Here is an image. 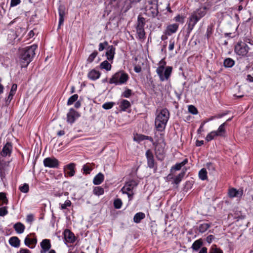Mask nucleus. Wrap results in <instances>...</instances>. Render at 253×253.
I'll return each instance as SVG.
<instances>
[{"mask_svg": "<svg viewBox=\"0 0 253 253\" xmlns=\"http://www.w3.org/2000/svg\"><path fill=\"white\" fill-rule=\"evenodd\" d=\"M37 48V45L33 44L21 49L19 59L21 67H27L31 62L35 54V51Z\"/></svg>", "mask_w": 253, "mask_h": 253, "instance_id": "nucleus-1", "label": "nucleus"}, {"mask_svg": "<svg viewBox=\"0 0 253 253\" xmlns=\"http://www.w3.org/2000/svg\"><path fill=\"white\" fill-rule=\"evenodd\" d=\"M169 118V112L167 109L164 108L160 111H157L155 121L156 129L159 131L164 130Z\"/></svg>", "mask_w": 253, "mask_h": 253, "instance_id": "nucleus-2", "label": "nucleus"}, {"mask_svg": "<svg viewBox=\"0 0 253 253\" xmlns=\"http://www.w3.org/2000/svg\"><path fill=\"white\" fill-rule=\"evenodd\" d=\"M207 13V7L201 5L190 14L188 20L189 29L192 30L197 23Z\"/></svg>", "mask_w": 253, "mask_h": 253, "instance_id": "nucleus-3", "label": "nucleus"}, {"mask_svg": "<svg viewBox=\"0 0 253 253\" xmlns=\"http://www.w3.org/2000/svg\"><path fill=\"white\" fill-rule=\"evenodd\" d=\"M166 62L164 59H162L159 62L158 67L156 69V73L158 75L161 81H168L170 78L172 67L171 66H167Z\"/></svg>", "mask_w": 253, "mask_h": 253, "instance_id": "nucleus-4", "label": "nucleus"}, {"mask_svg": "<svg viewBox=\"0 0 253 253\" xmlns=\"http://www.w3.org/2000/svg\"><path fill=\"white\" fill-rule=\"evenodd\" d=\"M237 54L241 56H248L253 51V47L250 43L241 42L237 44L235 47Z\"/></svg>", "mask_w": 253, "mask_h": 253, "instance_id": "nucleus-5", "label": "nucleus"}, {"mask_svg": "<svg viewBox=\"0 0 253 253\" xmlns=\"http://www.w3.org/2000/svg\"><path fill=\"white\" fill-rule=\"evenodd\" d=\"M138 184V183L136 180H131L126 182L125 185L121 189L122 193L127 195L129 201L132 200L134 194V190Z\"/></svg>", "mask_w": 253, "mask_h": 253, "instance_id": "nucleus-6", "label": "nucleus"}, {"mask_svg": "<svg viewBox=\"0 0 253 253\" xmlns=\"http://www.w3.org/2000/svg\"><path fill=\"white\" fill-rule=\"evenodd\" d=\"M128 80V75L124 71H119L113 75L110 79L109 83L116 85H121L126 83Z\"/></svg>", "mask_w": 253, "mask_h": 253, "instance_id": "nucleus-7", "label": "nucleus"}, {"mask_svg": "<svg viewBox=\"0 0 253 253\" xmlns=\"http://www.w3.org/2000/svg\"><path fill=\"white\" fill-rule=\"evenodd\" d=\"M161 138L157 141L155 146V153L157 159L160 160H163L164 158L165 153L166 143L163 135L161 134Z\"/></svg>", "mask_w": 253, "mask_h": 253, "instance_id": "nucleus-8", "label": "nucleus"}, {"mask_svg": "<svg viewBox=\"0 0 253 253\" xmlns=\"http://www.w3.org/2000/svg\"><path fill=\"white\" fill-rule=\"evenodd\" d=\"M145 10L147 15L155 17L158 13L157 4L155 0H148L146 4Z\"/></svg>", "mask_w": 253, "mask_h": 253, "instance_id": "nucleus-9", "label": "nucleus"}, {"mask_svg": "<svg viewBox=\"0 0 253 253\" xmlns=\"http://www.w3.org/2000/svg\"><path fill=\"white\" fill-rule=\"evenodd\" d=\"M25 245L31 249H34L37 244V239L35 233H31L28 235L24 240Z\"/></svg>", "mask_w": 253, "mask_h": 253, "instance_id": "nucleus-10", "label": "nucleus"}, {"mask_svg": "<svg viewBox=\"0 0 253 253\" xmlns=\"http://www.w3.org/2000/svg\"><path fill=\"white\" fill-rule=\"evenodd\" d=\"M80 117V114L73 108L70 109L67 114V122L69 124H73L76 120Z\"/></svg>", "mask_w": 253, "mask_h": 253, "instance_id": "nucleus-11", "label": "nucleus"}, {"mask_svg": "<svg viewBox=\"0 0 253 253\" xmlns=\"http://www.w3.org/2000/svg\"><path fill=\"white\" fill-rule=\"evenodd\" d=\"M148 167L150 169H154V171L157 170V166L154 158V155L152 152L150 150H148L145 154Z\"/></svg>", "mask_w": 253, "mask_h": 253, "instance_id": "nucleus-12", "label": "nucleus"}, {"mask_svg": "<svg viewBox=\"0 0 253 253\" xmlns=\"http://www.w3.org/2000/svg\"><path fill=\"white\" fill-rule=\"evenodd\" d=\"M43 163L45 167L49 168H57L59 164L58 160L53 157H48L44 159Z\"/></svg>", "mask_w": 253, "mask_h": 253, "instance_id": "nucleus-13", "label": "nucleus"}, {"mask_svg": "<svg viewBox=\"0 0 253 253\" xmlns=\"http://www.w3.org/2000/svg\"><path fill=\"white\" fill-rule=\"evenodd\" d=\"M243 195V190L240 189L239 190L234 188H229L228 192V195L230 198H241Z\"/></svg>", "mask_w": 253, "mask_h": 253, "instance_id": "nucleus-14", "label": "nucleus"}, {"mask_svg": "<svg viewBox=\"0 0 253 253\" xmlns=\"http://www.w3.org/2000/svg\"><path fill=\"white\" fill-rule=\"evenodd\" d=\"M12 150V145L11 142H7L4 145L1 155L2 157H6L7 156H10L11 154Z\"/></svg>", "mask_w": 253, "mask_h": 253, "instance_id": "nucleus-15", "label": "nucleus"}, {"mask_svg": "<svg viewBox=\"0 0 253 253\" xmlns=\"http://www.w3.org/2000/svg\"><path fill=\"white\" fill-rule=\"evenodd\" d=\"M42 250L40 253H46L51 248L50 241L49 239H43L40 243Z\"/></svg>", "mask_w": 253, "mask_h": 253, "instance_id": "nucleus-16", "label": "nucleus"}, {"mask_svg": "<svg viewBox=\"0 0 253 253\" xmlns=\"http://www.w3.org/2000/svg\"><path fill=\"white\" fill-rule=\"evenodd\" d=\"M64 236L65 241L68 243H73L76 240L74 234L69 229L64 231Z\"/></svg>", "mask_w": 253, "mask_h": 253, "instance_id": "nucleus-17", "label": "nucleus"}, {"mask_svg": "<svg viewBox=\"0 0 253 253\" xmlns=\"http://www.w3.org/2000/svg\"><path fill=\"white\" fill-rule=\"evenodd\" d=\"M115 54V48L113 45L109 46L107 48L106 56L109 61H112Z\"/></svg>", "mask_w": 253, "mask_h": 253, "instance_id": "nucleus-18", "label": "nucleus"}, {"mask_svg": "<svg viewBox=\"0 0 253 253\" xmlns=\"http://www.w3.org/2000/svg\"><path fill=\"white\" fill-rule=\"evenodd\" d=\"M75 165L74 163H70L65 166L64 170L66 174L70 176H73L75 173Z\"/></svg>", "mask_w": 253, "mask_h": 253, "instance_id": "nucleus-19", "label": "nucleus"}, {"mask_svg": "<svg viewBox=\"0 0 253 253\" xmlns=\"http://www.w3.org/2000/svg\"><path fill=\"white\" fill-rule=\"evenodd\" d=\"M100 75L101 74L99 71L95 69H92L88 73L87 77L90 80L94 81L99 79L100 77Z\"/></svg>", "mask_w": 253, "mask_h": 253, "instance_id": "nucleus-20", "label": "nucleus"}, {"mask_svg": "<svg viewBox=\"0 0 253 253\" xmlns=\"http://www.w3.org/2000/svg\"><path fill=\"white\" fill-rule=\"evenodd\" d=\"M13 228L17 233L20 234L23 233L24 232L25 226L21 222H18L14 224Z\"/></svg>", "mask_w": 253, "mask_h": 253, "instance_id": "nucleus-21", "label": "nucleus"}, {"mask_svg": "<svg viewBox=\"0 0 253 253\" xmlns=\"http://www.w3.org/2000/svg\"><path fill=\"white\" fill-rule=\"evenodd\" d=\"M8 243L12 247L18 248L20 245V240L17 237L13 236L9 238Z\"/></svg>", "mask_w": 253, "mask_h": 253, "instance_id": "nucleus-22", "label": "nucleus"}, {"mask_svg": "<svg viewBox=\"0 0 253 253\" xmlns=\"http://www.w3.org/2000/svg\"><path fill=\"white\" fill-rule=\"evenodd\" d=\"M178 28V25L177 24H172L168 26L166 34L170 35L171 34L175 33Z\"/></svg>", "mask_w": 253, "mask_h": 253, "instance_id": "nucleus-23", "label": "nucleus"}, {"mask_svg": "<svg viewBox=\"0 0 253 253\" xmlns=\"http://www.w3.org/2000/svg\"><path fill=\"white\" fill-rule=\"evenodd\" d=\"M104 179V175L102 173L99 172L94 177L93 183L94 185H99L103 181Z\"/></svg>", "mask_w": 253, "mask_h": 253, "instance_id": "nucleus-24", "label": "nucleus"}, {"mask_svg": "<svg viewBox=\"0 0 253 253\" xmlns=\"http://www.w3.org/2000/svg\"><path fill=\"white\" fill-rule=\"evenodd\" d=\"M226 123L222 124L218 128L217 130L215 131L218 136H223L226 132L225 126Z\"/></svg>", "mask_w": 253, "mask_h": 253, "instance_id": "nucleus-25", "label": "nucleus"}, {"mask_svg": "<svg viewBox=\"0 0 253 253\" xmlns=\"http://www.w3.org/2000/svg\"><path fill=\"white\" fill-rule=\"evenodd\" d=\"M145 215L143 212H139L136 213L133 217V221L136 223H139L141 220L144 219Z\"/></svg>", "mask_w": 253, "mask_h": 253, "instance_id": "nucleus-26", "label": "nucleus"}, {"mask_svg": "<svg viewBox=\"0 0 253 253\" xmlns=\"http://www.w3.org/2000/svg\"><path fill=\"white\" fill-rule=\"evenodd\" d=\"M99 67L101 69H104L106 71H110L112 68L111 64L107 60H105L101 62Z\"/></svg>", "mask_w": 253, "mask_h": 253, "instance_id": "nucleus-27", "label": "nucleus"}, {"mask_svg": "<svg viewBox=\"0 0 253 253\" xmlns=\"http://www.w3.org/2000/svg\"><path fill=\"white\" fill-rule=\"evenodd\" d=\"M144 140H148L150 141H152L153 138L150 136H146L142 134L138 135L137 137H134V140L136 141H140Z\"/></svg>", "mask_w": 253, "mask_h": 253, "instance_id": "nucleus-28", "label": "nucleus"}, {"mask_svg": "<svg viewBox=\"0 0 253 253\" xmlns=\"http://www.w3.org/2000/svg\"><path fill=\"white\" fill-rule=\"evenodd\" d=\"M211 224L208 223L201 224L198 227V231L201 233H205L210 227Z\"/></svg>", "mask_w": 253, "mask_h": 253, "instance_id": "nucleus-29", "label": "nucleus"}, {"mask_svg": "<svg viewBox=\"0 0 253 253\" xmlns=\"http://www.w3.org/2000/svg\"><path fill=\"white\" fill-rule=\"evenodd\" d=\"M203 245V242L201 239L195 241L192 244V248L195 251H198Z\"/></svg>", "mask_w": 253, "mask_h": 253, "instance_id": "nucleus-30", "label": "nucleus"}, {"mask_svg": "<svg viewBox=\"0 0 253 253\" xmlns=\"http://www.w3.org/2000/svg\"><path fill=\"white\" fill-rule=\"evenodd\" d=\"M92 170V168L89 164H86L83 166L82 170L84 173L89 174Z\"/></svg>", "mask_w": 253, "mask_h": 253, "instance_id": "nucleus-31", "label": "nucleus"}, {"mask_svg": "<svg viewBox=\"0 0 253 253\" xmlns=\"http://www.w3.org/2000/svg\"><path fill=\"white\" fill-rule=\"evenodd\" d=\"M199 176L200 179L205 180L207 178V172L205 169H201L199 172Z\"/></svg>", "mask_w": 253, "mask_h": 253, "instance_id": "nucleus-32", "label": "nucleus"}, {"mask_svg": "<svg viewBox=\"0 0 253 253\" xmlns=\"http://www.w3.org/2000/svg\"><path fill=\"white\" fill-rule=\"evenodd\" d=\"M130 106V104L129 101L126 100H123L120 105V107L123 111H126Z\"/></svg>", "mask_w": 253, "mask_h": 253, "instance_id": "nucleus-33", "label": "nucleus"}, {"mask_svg": "<svg viewBox=\"0 0 253 253\" xmlns=\"http://www.w3.org/2000/svg\"><path fill=\"white\" fill-rule=\"evenodd\" d=\"M209 253H223V251L215 245H212L209 250Z\"/></svg>", "mask_w": 253, "mask_h": 253, "instance_id": "nucleus-34", "label": "nucleus"}, {"mask_svg": "<svg viewBox=\"0 0 253 253\" xmlns=\"http://www.w3.org/2000/svg\"><path fill=\"white\" fill-rule=\"evenodd\" d=\"M235 64L234 61L231 58H228L224 60V65L226 67L230 68Z\"/></svg>", "mask_w": 253, "mask_h": 253, "instance_id": "nucleus-35", "label": "nucleus"}, {"mask_svg": "<svg viewBox=\"0 0 253 253\" xmlns=\"http://www.w3.org/2000/svg\"><path fill=\"white\" fill-rule=\"evenodd\" d=\"M215 136H218L215 131H212L207 134L206 137V140L209 142L213 139Z\"/></svg>", "mask_w": 253, "mask_h": 253, "instance_id": "nucleus-36", "label": "nucleus"}, {"mask_svg": "<svg viewBox=\"0 0 253 253\" xmlns=\"http://www.w3.org/2000/svg\"><path fill=\"white\" fill-rule=\"evenodd\" d=\"M145 19L140 16L138 18V23L136 29H144Z\"/></svg>", "mask_w": 253, "mask_h": 253, "instance_id": "nucleus-37", "label": "nucleus"}, {"mask_svg": "<svg viewBox=\"0 0 253 253\" xmlns=\"http://www.w3.org/2000/svg\"><path fill=\"white\" fill-rule=\"evenodd\" d=\"M93 193L95 195L100 196L104 193V189L101 187H95L93 189Z\"/></svg>", "mask_w": 253, "mask_h": 253, "instance_id": "nucleus-38", "label": "nucleus"}, {"mask_svg": "<svg viewBox=\"0 0 253 253\" xmlns=\"http://www.w3.org/2000/svg\"><path fill=\"white\" fill-rule=\"evenodd\" d=\"M114 207L116 209H120L121 208L123 203L120 199H116L114 201Z\"/></svg>", "mask_w": 253, "mask_h": 253, "instance_id": "nucleus-39", "label": "nucleus"}, {"mask_svg": "<svg viewBox=\"0 0 253 253\" xmlns=\"http://www.w3.org/2000/svg\"><path fill=\"white\" fill-rule=\"evenodd\" d=\"M19 189L20 191L24 193H27L29 190V185L27 183H24V184L19 186Z\"/></svg>", "mask_w": 253, "mask_h": 253, "instance_id": "nucleus-40", "label": "nucleus"}, {"mask_svg": "<svg viewBox=\"0 0 253 253\" xmlns=\"http://www.w3.org/2000/svg\"><path fill=\"white\" fill-rule=\"evenodd\" d=\"M0 200L2 201V205H7L8 204V201L5 193H0Z\"/></svg>", "mask_w": 253, "mask_h": 253, "instance_id": "nucleus-41", "label": "nucleus"}, {"mask_svg": "<svg viewBox=\"0 0 253 253\" xmlns=\"http://www.w3.org/2000/svg\"><path fill=\"white\" fill-rule=\"evenodd\" d=\"M137 36L140 39L145 38V33L144 29H136Z\"/></svg>", "mask_w": 253, "mask_h": 253, "instance_id": "nucleus-42", "label": "nucleus"}, {"mask_svg": "<svg viewBox=\"0 0 253 253\" xmlns=\"http://www.w3.org/2000/svg\"><path fill=\"white\" fill-rule=\"evenodd\" d=\"M184 175V172H181L177 176H176L174 178V182L176 184H178L181 181L182 178Z\"/></svg>", "mask_w": 253, "mask_h": 253, "instance_id": "nucleus-43", "label": "nucleus"}, {"mask_svg": "<svg viewBox=\"0 0 253 253\" xmlns=\"http://www.w3.org/2000/svg\"><path fill=\"white\" fill-rule=\"evenodd\" d=\"M114 104L113 102H106L102 105V108L105 110H108L112 108Z\"/></svg>", "mask_w": 253, "mask_h": 253, "instance_id": "nucleus-44", "label": "nucleus"}, {"mask_svg": "<svg viewBox=\"0 0 253 253\" xmlns=\"http://www.w3.org/2000/svg\"><path fill=\"white\" fill-rule=\"evenodd\" d=\"M71 204H72V203L70 200H67L64 204H60V206H61L60 209L61 210H65V209H67V207H70L71 205Z\"/></svg>", "mask_w": 253, "mask_h": 253, "instance_id": "nucleus-45", "label": "nucleus"}, {"mask_svg": "<svg viewBox=\"0 0 253 253\" xmlns=\"http://www.w3.org/2000/svg\"><path fill=\"white\" fill-rule=\"evenodd\" d=\"M8 211L7 207L0 208V216H4L7 214Z\"/></svg>", "mask_w": 253, "mask_h": 253, "instance_id": "nucleus-46", "label": "nucleus"}, {"mask_svg": "<svg viewBox=\"0 0 253 253\" xmlns=\"http://www.w3.org/2000/svg\"><path fill=\"white\" fill-rule=\"evenodd\" d=\"M188 111L193 115H196L198 114L197 109L193 105H189L188 106Z\"/></svg>", "mask_w": 253, "mask_h": 253, "instance_id": "nucleus-47", "label": "nucleus"}, {"mask_svg": "<svg viewBox=\"0 0 253 253\" xmlns=\"http://www.w3.org/2000/svg\"><path fill=\"white\" fill-rule=\"evenodd\" d=\"M185 17L183 15H177L176 16L174 17V20L176 22H178L181 23H184V21Z\"/></svg>", "mask_w": 253, "mask_h": 253, "instance_id": "nucleus-48", "label": "nucleus"}, {"mask_svg": "<svg viewBox=\"0 0 253 253\" xmlns=\"http://www.w3.org/2000/svg\"><path fill=\"white\" fill-rule=\"evenodd\" d=\"M78 96H71L67 102L68 105H72L74 102L76 101L78 99Z\"/></svg>", "mask_w": 253, "mask_h": 253, "instance_id": "nucleus-49", "label": "nucleus"}, {"mask_svg": "<svg viewBox=\"0 0 253 253\" xmlns=\"http://www.w3.org/2000/svg\"><path fill=\"white\" fill-rule=\"evenodd\" d=\"M97 55V52L96 51H94L93 53H92L88 57L87 61L89 62H92L94 58L96 57Z\"/></svg>", "mask_w": 253, "mask_h": 253, "instance_id": "nucleus-50", "label": "nucleus"}, {"mask_svg": "<svg viewBox=\"0 0 253 253\" xmlns=\"http://www.w3.org/2000/svg\"><path fill=\"white\" fill-rule=\"evenodd\" d=\"M17 85L16 84H13L11 88V90L9 95H14L16 93Z\"/></svg>", "mask_w": 253, "mask_h": 253, "instance_id": "nucleus-51", "label": "nucleus"}, {"mask_svg": "<svg viewBox=\"0 0 253 253\" xmlns=\"http://www.w3.org/2000/svg\"><path fill=\"white\" fill-rule=\"evenodd\" d=\"M34 216L32 214H29L27 215L26 221L28 223H32L34 221Z\"/></svg>", "mask_w": 253, "mask_h": 253, "instance_id": "nucleus-52", "label": "nucleus"}, {"mask_svg": "<svg viewBox=\"0 0 253 253\" xmlns=\"http://www.w3.org/2000/svg\"><path fill=\"white\" fill-rule=\"evenodd\" d=\"M59 17H64L65 10L63 6H60L58 9Z\"/></svg>", "mask_w": 253, "mask_h": 253, "instance_id": "nucleus-53", "label": "nucleus"}, {"mask_svg": "<svg viewBox=\"0 0 253 253\" xmlns=\"http://www.w3.org/2000/svg\"><path fill=\"white\" fill-rule=\"evenodd\" d=\"M108 44V43L105 42H103V43H100L99 44V50L100 51H101L102 50H103L105 47L106 46H107Z\"/></svg>", "mask_w": 253, "mask_h": 253, "instance_id": "nucleus-54", "label": "nucleus"}, {"mask_svg": "<svg viewBox=\"0 0 253 253\" xmlns=\"http://www.w3.org/2000/svg\"><path fill=\"white\" fill-rule=\"evenodd\" d=\"M206 167L209 170L213 171L215 169L213 165L211 163H208Z\"/></svg>", "mask_w": 253, "mask_h": 253, "instance_id": "nucleus-55", "label": "nucleus"}, {"mask_svg": "<svg viewBox=\"0 0 253 253\" xmlns=\"http://www.w3.org/2000/svg\"><path fill=\"white\" fill-rule=\"evenodd\" d=\"M20 2V0H11L10 5L11 6H15Z\"/></svg>", "mask_w": 253, "mask_h": 253, "instance_id": "nucleus-56", "label": "nucleus"}, {"mask_svg": "<svg viewBox=\"0 0 253 253\" xmlns=\"http://www.w3.org/2000/svg\"><path fill=\"white\" fill-rule=\"evenodd\" d=\"M182 165H181L180 163H176L173 167L172 169H173L175 170H180L182 167Z\"/></svg>", "mask_w": 253, "mask_h": 253, "instance_id": "nucleus-57", "label": "nucleus"}, {"mask_svg": "<svg viewBox=\"0 0 253 253\" xmlns=\"http://www.w3.org/2000/svg\"><path fill=\"white\" fill-rule=\"evenodd\" d=\"M174 46V42L173 41L170 40L169 41V49L170 51H171L173 49Z\"/></svg>", "mask_w": 253, "mask_h": 253, "instance_id": "nucleus-58", "label": "nucleus"}, {"mask_svg": "<svg viewBox=\"0 0 253 253\" xmlns=\"http://www.w3.org/2000/svg\"><path fill=\"white\" fill-rule=\"evenodd\" d=\"M214 239V236L212 235H209L206 238V241L210 244Z\"/></svg>", "mask_w": 253, "mask_h": 253, "instance_id": "nucleus-59", "label": "nucleus"}, {"mask_svg": "<svg viewBox=\"0 0 253 253\" xmlns=\"http://www.w3.org/2000/svg\"><path fill=\"white\" fill-rule=\"evenodd\" d=\"M17 253H30V251L26 249H21Z\"/></svg>", "mask_w": 253, "mask_h": 253, "instance_id": "nucleus-60", "label": "nucleus"}, {"mask_svg": "<svg viewBox=\"0 0 253 253\" xmlns=\"http://www.w3.org/2000/svg\"><path fill=\"white\" fill-rule=\"evenodd\" d=\"M64 17H59L58 28H59L60 26L63 24V22H64Z\"/></svg>", "mask_w": 253, "mask_h": 253, "instance_id": "nucleus-61", "label": "nucleus"}, {"mask_svg": "<svg viewBox=\"0 0 253 253\" xmlns=\"http://www.w3.org/2000/svg\"><path fill=\"white\" fill-rule=\"evenodd\" d=\"M8 38H12V37H13L14 39H15L17 37L14 31H11V33L8 34Z\"/></svg>", "mask_w": 253, "mask_h": 253, "instance_id": "nucleus-62", "label": "nucleus"}, {"mask_svg": "<svg viewBox=\"0 0 253 253\" xmlns=\"http://www.w3.org/2000/svg\"><path fill=\"white\" fill-rule=\"evenodd\" d=\"M208 249L206 247H203L198 253H207Z\"/></svg>", "mask_w": 253, "mask_h": 253, "instance_id": "nucleus-63", "label": "nucleus"}, {"mask_svg": "<svg viewBox=\"0 0 253 253\" xmlns=\"http://www.w3.org/2000/svg\"><path fill=\"white\" fill-rule=\"evenodd\" d=\"M247 80L250 82H253V74L252 75H248L247 76Z\"/></svg>", "mask_w": 253, "mask_h": 253, "instance_id": "nucleus-64", "label": "nucleus"}]
</instances>
